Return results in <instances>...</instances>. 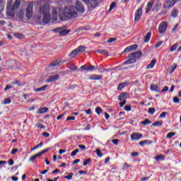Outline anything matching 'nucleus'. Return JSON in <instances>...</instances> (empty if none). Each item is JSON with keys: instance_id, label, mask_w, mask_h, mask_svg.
I'll return each instance as SVG.
<instances>
[{"instance_id": "f257e3e1", "label": "nucleus", "mask_w": 181, "mask_h": 181, "mask_svg": "<svg viewBox=\"0 0 181 181\" xmlns=\"http://www.w3.org/2000/svg\"><path fill=\"white\" fill-rule=\"evenodd\" d=\"M77 11L81 13H84L85 11L83 3L78 1H76L75 6L66 7L64 9V13L59 12V14L62 21H66V19H71V18H77L78 16Z\"/></svg>"}, {"instance_id": "f03ea898", "label": "nucleus", "mask_w": 181, "mask_h": 181, "mask_svg": "<svg viewBox=\"0 0 181 181\" xmlns=\"http://www.w3.org/2000/svg\"><path fill=\"white\" fill-rule=\"evenodd\" d=\"M50 6L49 4H45L43 6L40 7L37 12V19L40 21L42 18V22L44 23H49L50 22Z\"/></svg>"}, {"instance_id": "7ed1b4c3", "label": "nucleus", "mask_w": 181, "mask_h": 181, "mask_svg": "<svg viewBox=\"0 0 181 181\" xmlns=\"http://www.w3.org/2000/svg\"><path fill=\"white\" fill-rule=\"evenodd\" d=\"M141 56H142V52L141 51L128 55L129 59H127L123 63V66H125L126 64H132V63H135V62H136V59H139Z\"/></svg>"}, {"instance_id": "20e7f679", "label": "nucleus", "mask_w": 181, "mask_h": 181, "mask_svg": "<svg viewBox=\"0 0 181 181\" xmlns=\"http://www.w3.org/2000/svg\"><path fill=\"white\" fill-rule=\"evenodd\" d=\"M25 16L27 19H32V16H33V2H30L28 4Z\"/></svg>"}, {"instance_id": "39448f33", "label": "nucleus", "mask_w": 181, "mask_h": 181, "mask_svg": "<svg viewBox=\"0 0 181 181\" xmlns=\"http://www.w3.org/2000/svg\"><path fill=\"white\" fill-rule=\"evenodd\" d=\"M54 32L56 33H59L61 36H66L68 33H70V30H64L63 28H58L54 29Z\"/></svg>"}, {"instance_id": "423d86ee", "label": "nucleus", "mask_w": 181, "mask_h": 181, "mask_svg": "<svg viewBox=\"0 0 181 181\" xmlns=\"http://www.w3.org/2000/svg\"><path fill=\"white\" fill-rule=\"evenodd\" d=\"M168 29V23L165 21L161 22L158 27L159 33H165Z\"/></svg>"}, {"instance_id": "0eeeda50", "label": "nucleus", "mask_w": 181, "mask_h": 181, "mask_svg": "<svg viewBox=\"0 0 181 181\" xmlns=\"http://www.w3.org/2000/svg\"><path fill=\"white\" fill-rule=\"evenodd\" d=\"M47 151H49V149H45L43 151H42L41 152L33 156L30 159V162H35V159H36V158H39V156H42V155L46 153V152H47Z\"/></svg>"}, {"instance_id": "6e6552de", "label": "nucleus", "mask_w": 181, "mask_h": 181, "mask_svg": "<svg viewBox=\"0 0 181 181\" xmlns=\"http://www.w3.org/2000/svg\"><path fill=\"white\" fill-rule=\"evenodd\" d=\"M176 4V0H168L167 2L164 4V8L165 9H170L173 6H175Z\"/></svg>"}, {"instance_id": "1a4fd4ad", "label": "nucleus", "mask_w": 181, "mask_h": 181, "mask_svg": "<svg viewBox=\"0 0 181 181\" xmlns=\"http://www.w3.org/2000/svg\"><path fill=\"white\" fill-rule=\"evenodd\" d=\"M141 16H142V7L138 8L135 12L134 21L138 22V21L141 19Z\"/></svg>"}, {"instance_id": "9d476101", "label": "nucleus", "mask_w": 181, "mask_h": 181, "mask_svg": "<svg viewBox=\"0 0 181 181\" xmlns=\"http://www.w3.org/2000/svg\"><path fill=\"white\" fill-rule=\"evenodd\" d=\"M143 135L141 133L134 132L131 134L130 138L132 141H138L142 138Z\"/></svg>"}, {"instance_id": "9b49d317", "label": "nucleus", "mask_w": 181, "mask_h": 181, "mask_svg": "<svg viewBox=\"0 0 181 181\" xmlns=\"http://www.w3.org/2000/svg\"><path fill=\"white\" fill-rule=\"evenodd\" d=\"M59 78L60 76H59V74L51 76L46 80V83H52L53 81H57V80H59Z\"/></svg>"}, {"instance_id": "f8f14e48", "label": "nucleus", "mask_w": 181, "mask_h": 181, "mask_svg": "<svg viewBox=\"0 0 181 181\" xmlns=\"http://www.w3.org/2000/svg\"><path fill=\"white\" fill-rule=\"evenodd\" d=\"M154 2L155 1L153 0H151L150 1H148L146 7V13H148L151 11V9H152V6H153Z\"/></svg>"}, {"instance_id": "ddd939ff", "label": "nucleus", "mask_w": 181, "mask_h": 181, "mask_svg": "<svg viewBox=\"0 0 181 181\" xmlns=\"http://www.w3.org/2000/svg\"><path fill=\"white\" fill-rule=\"evenodd\" d=\"M152 144H153V141H152L151 140H144V141H141L139 143V144L141 146H145V145H152Z\"/></svg>"}, {"instance_id": "4468645a", "label": "nucleus", "mask_w": 181, "mask_h": 181, "mask_svg": "<svg viewBox=\"0 0 181 181\" xmlns=\"http://www.w3.org/2000/svg\"><path fill=\"white\" fill-rule=\"evenodd\" d=\"M160 6H162V4L158 1L157 4L155 5V6L152 9L153 12H158V11H160Z\"/></svg>"}, {"instance_id": "2eb2a0df", "label": "nucleus", "mask_w": 181, "mask_h": 181, "mask_svg": "<svg viewBox=\"0 0 181 181\" xmlns=\"http://www.w3.org/2000/svg\"><path fill=\"white\" fill-rule=\"evenodd\" d=\"M98 4V1L97 0H89L88 5H90L91 8H97Z\"/></svg>"}, {"instance_id": "dca6fc26", "label": "nucleus", "mask_w": 181, "mask_h": 181, "mask_svg": "<svg viewBox=\"0 0 181 181\" xmlns=\"http://www.w3.org/2000/svg\"><path fill=\"white\" fill-rule=\"evenodd\" d=\"M90 80H101L103 78V76L101 75H90L89 76Z\"/></svg>"}, {"instance_id": "f3484780", "label": "nucleus", "mask_w": 181, "mask_h": 181, "mask_svg": "<svg viewBox=\"0 0 181 181\" xmlns=\"http://www.w3.org/2000/svg\"><path fill=\"white\" fill-rule=\"evenodd\" d=\"M127 99V93H120L118 98L119 101H126Z\"/></svg>"}, {"instance_id": "a211bd4d", "label": "nucleus", "mask_w": 181, "mask_h": 181, "mask_svg": "<svg viewBox=\"0 0 181 181\" xmlns=\"http://www.w3.org/2000/svg\"><path fill=\"white\" fill-rule=\"evenodd\" d=\"M156 64V59H153L151 63L147 65L146 69H153V67H155V64Z\"/></svg>"}, {"instance_id": "6ab92c4d", "label": "nucleus", "mask_w": 181, "mask_h": 181, "mask_svg": "<svg viewBox=\"0 0 181 181\" xmlns=\"http://www.w3.org/2000/svg\"><path fill=\"white\" fill-rule=\"evenodd\" d=\"M177 15H179V11L177 8H174L171 12L172 18H177Z\"/></svg>"}, {"instance_id": "aec40b11", "label": "nucleus", "mask_w": 181, "mask_h": 181, "mask_svg": "<svg viewBox=\"0 0 181 181\" xmlns=\"http://www.w3.org/2000/svg\"><path fill=\"white\" fill-rule=\"evenodd\" d=\"M77 54H78V52H77L76 49H74L69 54V57L70 59H74Z\"/></svg>"}, {"instance_id": "412c9836", "label": "nucleus", "mask_w": 181, "mask_h": 181, "mask_svg": "<svg viewBox=\"0 0 181 181\" xmlns=\"http://www.w3.org/2000/svg\"><path fill=\"white\" fill-rule=\"evenodd\" d=\"M49 111V108L47 107H41L38 109V114H45V112H47Z\"/></svg>"}, {"instance_id": "4be33fe9", "label": "nucleus", "mask_w": 181, "mask_h": 181, "mask_svg": "<svg viewBox=\"0 0 181 181\" xmlns=\"http://www.w3.org/2000/svg\"><path fill=\"white\" fill-rule=\"evenodd\" d=\"M19 6H21V0H16L13 5V9H18Z\"/></svg>"}, {"instance_id": "5701e85b", "label": "nucleus", "mask_w": 181, "mask_h": 181, "mask_svg": "<svg viewBox=\"0 0 181 181\" xmlns=\"http://www.w3.org/2000/svg\"><path fill=\"white\" fill-rule=\"evenodd\" d=\"M151 36H152L151 33H148L147 35L144 37V42L148 43L151 40Z\"/></svg>"}, {"instance_id": "b1692460", "label": "nucleus", "mask_w": 181, "mask_h": 181, "mask_svg": "<svg viewBox=\"0 0 181 181\" xmlns=\"http://www.w3.org/2000/svg\"><path fill=\"white\" fill-rule=\"evenodd\" d=\"M151 91H157V93L160 92V89H159V87H158L156 85L151 86Z\"/></svg>"}, {"instance_id": "393cba45", "label": "nucleus", "mask_w": 181, "mask_h": 181, "mask_svg": "<svg viewBox=\"0 0 181 181\" xmlns=\"http://www.w3.org/2000/svg\"><path fill=\"white\" fill-rule=\"evenodd\" d=\"M47 87V85H45L44 86L38 88H35L34 90L35 93H39V91H45Z\"/></svg>"}, {"instance_id": "a878e982", "label": "nucleus", "mask_w": 181, "mask_h": 181, "mask_svg": "<svg viewBox=\"0 0 181 181\" xmlns=\"http://www.w3.org/2000/svg\"><path fill=\"white\" fill-rule=\"evenodd\" d=\"M58 64H60V61L59 60H57V61H54L50 63L49 66L50 67H54L56 66H58Z\"/></svg>"}, {"instance_id": "bb28decb", "label": "nucleus", "mask_w": 181, "mask_h": 181, "mask_svg": "<svg viewBox=\"0 0 181 181\" xmlns=\"http://www.w3.org/2000/svg\"><path fill=\"white\" fill-rule=\"evenodd\" d=\"M97 53H100V54H108V51L106 49H97L96 50Z\"/></svg>"}, {"instance_id": "cd10ccee", "label": "nucleus", "mask_w": 181, "mask_h": 181, "mask_svg": "<svg viewBox=\"0 0 181 181\" xmlns=\"http://www.w3.org/2000/svg\"><path fill=\"white\" fill-rule=\"evenodd\" d=\"M84 50H86V47L84 46H79L77 49H76V52L78 53H82V52H84Z\"/></svg>"}, {"instance_id": "c85d7f7f", "label": "nucleus", "mask_w": 181, "mask_h": 181, "mask_svg": "<svg viewBox=\"0 0 181 181\" xmlns=\"http://www.w3.org/2000/svg\"><path fill=\"white\" fill-rule=\"evenodd\" d=\"M125 86H127V83H120V84L118 86V87H117V90H119L120 91L121 90H122V88H125Z\"/></svg>"}, {"instance_id": "c756f323", "label": "nucleus", "mask_w": 181, "mask_h": 181, "mask_svg": "<svg viewBox=\"0 0 181 181\" xmlns=\"http://www.w3.org/2000/svg\"><path fill=\"white\" fill-rule=\"evenodd\" d=\"M115 6H117V4H115V2L111 3L108 12H111V11H112Z\"/></svg>"}, {"instance_id": "7c9ffc66", "label": "nucleus", "mask_w": 181, "mask_h": 181, "mask_svg": "<svg viewBox=\"0 0 181 181\" xmlns=\"http://www.w3.org/2000/svg\"><path fill=\"white\" fill-rule=\"evenodd\" d=\"M156 160H159V159H161V160H165V156L163 155H159L156 156L155 158Z\"/></svg>"}, {"instance_id": "2f4dec72", "label": "nucleus", "mask_w": 181, "mask_h": 181, "mask_svg": "<svg viewBox=\"0 0 181 181\" xmlns=\"http://www.w3.org/2000/svg\"><path fill=\"white\" fill-rule=\"evenodd\" d=\"M175 135H176V133H175V132H170V133H168V134H167L166 138H167L168 139H170V138H172V136H175Z\"/></svg>"}, {"instance_id": "473e14b6", "label": "nucleus", "mask_w": 181, "mask_h": 181, "mask_svg": "<svg viewBox=\"0 0 181 181\" xmlns=\"http://www.w3.org/2000/svg\"><path fill=\"white\" fill-rule=\"evenodd\" d=\"M15 37H17V39H22L23 37V35L21 33H14Z\"/></svg>"}, {"instance_id": "72a5a7b5", "label": "nucleus", "mask_w": 181, "mask_h": 181, "mask_svg": "<svg viewBox=\"0 0 181 181\" xmlns=\"http://www.w3.org/2000/svg\"><path fill=\"white\" fill-rule=\"evenodd\" d=\"M95 112H96L98 115H100V114H101V113L103 112V109H102L101 107H97L95 108Z\"/></svg>"}, {"instance_id": "f704fd0d", "label": "nucleus", "mask_w": 181, "mask_h": 181, "mask_svg": "<svg viewBox=\"0 0 181 181\" xmlns=\"http://www.w3.org/2000/svg\"><path fill=\"white\" fill-rule=\"evenodd\" d=\"M78 152H80V151L76 148L75 149L74 151H73L71 153V156L74 157V156H76V155H77V153H78Z\"/></svg>"}, {"instance_id": "c9c22d12", "label": "nucleus", "mask_w": 181, "mask_h": 181, "mask_svg": "<svg viewBox=\"0 0 181 181\" xmlns=\"http://www.w3.org/2000/svg\"><path fill=\"white\" fill-rule=\"evenodd\" d=\"M177 49V44H174L170 49V52H175Z\"/></svg>"}, {"instance_id": "e433bc0d", "label": "nucleus", "mask_w": 181, "mask_h": 181, "mask_svg": "<svg viewBox=\"0 0 181 181\" xmlns=\"http://www.w3.org/2000/svg\"><path fill=\"white\" fill-rule=\"evenodd\" d=\"M69 69H70V70H72L73 71H74V70H77V66H76V64H72L69 67Z\"/></svg>"}, {"instance_id": "4c0bfd02", "label": "nucleus", "mask_w": 181, "mask_h": 181, "mask_svg": "<svg viewBox=\"0 0 181 181\" xmlns=\"http://www.w3.org/2000/svg\"><path fill=\"white\" fill-rule=\"evenodd\" d=\"M65 179H67V180H71L73 178V173H70L67 176H64Z\"/></svg>"}, {"instance_id": "58836bf2", "label": "nucleus", "mask_w": 181, "mask_h": 181, "mask_svg": "<svg viewBox=\"0 0 181 181\" xmlns=\"http://www.w3.org/2000/svg\"><path fill=\"white\" fill-rule=\"evenodd\" d=\"M151 120L146 119L144 121L141 122V124L143 125H148V124H151Z\"/></svg>"}, {"instance_id": "ea45409f", "label": "nucleus", "mask_w": 181, "mask_h": 181, "mask_svg": "<svg viewBox=\"0 0 181 181\" xmlns=\"http://www.w3.org/2000/svg\"><path fill=\"white\" fill-rule=\"evenodd\" d=\"M90 162H91V158L86 159L83 163V166H87Z\"/></svg>"}, {"instance_id": "a19ab883", "label": "nucleus", "mask_w": 181, "mask_h": 181, "mask_svg": "<svg viewBox=\"0 0 181 181\" xmlns=\"http://www.w3.org/2000/svg\"><path fill=\"white\" fill-rule=\"evenodd\" d=\"M96 155L98 156H99V158H101V157H103V153H101V150H100V149H96Z\"/></svg>"}, {"instance_id": "79ce46f5", "label": "nucleus", "mask_w": 181, "mask_h": 181, "mask_svg": "<svg viewBox=\"0 0 181 181\" xmlns=\"http://www.w3.org/2000/svg\"><path fill=\"white\" fill-rule=\"evenodd\" d=\"M155 111H156L155 108L151 107V108L148 109V112L149 114H151V115H153V114H155Z\"/></svg>"}, {"instance_id": "37998d69", "label": "nucleus", "mask_w": 181, "mask_h": 181, "mask_svg": "<svg viewBox=\"0 0 181 181\" xmlns=\"http://www.w3.org/2000/svg\"><path fill=\"white\" fill-rule=\"evenodd\" d=\"M153 127H162V122L157 121L153 124Z\"/></svg>"}, {"instance_id": "c03bdc74", "label": "nucleus", "mask_w": 181, "mask_h": 181, "mask_svg": "<svg viewBox=\"0 0 181 181\" xmlns=\"http://www.w3.org/2000/svg\"><path fill=\"white\" fill-rule=\"evenodd\" d=\"M173 101V103H175V104H179V103L180 102V100H179V98L177 97H175Z\"/></svg>"}, {"instance_id": "a18cd8bd", "label": "nucleus", "mask_w": 181, "mask_h": 181, "mask_svg": "<svg viewBox=\"0 0 181 181\" xmlns=\"http://www.w3.org/2000/svg\"><path fill=\"white\" fill-rule=\"evenodd\" d=\"M2 104L6 105V104H11V99L6 98L4 100V103Z\"/></svg>"}, {"instance_id": "49530a36", "label": "nucleus", "mask_w": 181, "mask_h": 181, "mask_svg": "<svg viewBox=\"0 0 181 181\" xmlns=\"http://www.w3.org/2000/svg\"><path fill=\"white\" fill-rule=\"evenodd\" d=\"M166 13H168V11L167 10H162L160 12L159 15H160V16H163V15H166Z\"/></svg>"}, {"instance_id": "de8ad7c7", "label": "nucleus", "mask_w": 181, "mask_h": 181, "mask_svg": "<svg viewBox=\"0 0 181 181\" xmlns=\"http://www.w3.org/2000/svg\"><path fill=\"white\" fill-rule=\"evenodd\" d=\"M94 69H95V66L93 65H90L88 66L87 71H92V70H93Z\"/></svg>"}, {"instance_id": "09e8293b", "label": "nucleus", "mask_w": 181, "mask_h": 181, "mask_svg": "<svg viewBox=\"0 0 181 181\" xmlns=\"http://www.w3.org/2000/svg\"><path fill=\"white\" fill-rule=\"evenodd\" d=\"M52 13H53V16H54L55 21H56V19H57V10L54 9L52 11Z\"/></svg>"}, {"instance_id": "8fccbe9b", "label": "nucleus", "mask_w": 181, "mask_h": 181, "mask_svg": "<svg viewBox=\"0 0 181 181\" xmlns=\"http://www.w3.org/2000/svg\"><path fill=\"white\" fill-rule=\"evenodd\" d=\"M130 47L132 48V51L133 52V50H136V49H138V45H130Z\"/></svg>"}, {"instance_id": "3c124183", "label": "nucleus", "mask_w": 181, "mask_h": 181, "mask_svg": "<svg viewBox=\"0 0 181 181\" xmlns=\"http://www.w3.org/2000/svg\"><path fill=\"white\" fill-rule=\"evenodd\" d=\"M128 168H131V165H129L128 163H124L123 165V170H125V169H128Z\"/></svg>"}, {"instance_id": "603ef678", "label": "nucleus", "mask_w": 181, "mask_h": 181, "mask_svg": "<svg viewBox=\"0 0 181 181\" xmlns=\"http://www.w3.org/2000/svg\"><path fill=\"white\" fill-rule=\"evenodd\" d=\"M124 52H132V48L131 47V46H129L125 48Z\"/></svg>"}, {"instance_id": "864d4df0", "label": "nucleus", "mask_w": 181, "mask_h": 181, "mask_svg": "<svg viewBox=\"0 0 181 181\" xmlns=\"http://www.w3.org/2000/svg\"><path fill=\"white\" fill-rule=\"evenodd\" d=\"M159 118H166V112H163L160 116Z\"/></svg>"}, {"instance_id": "5fc2aeb1", "label": "nucleus", "mask_w": 181, "mask_h": 181, "mask_svg": "<svg viewBox=\"0 0 181 181\" xmlns=\"http://www.w3.org/2000/svg\"><path fill=\"white\" fill-rule=\"evenodd\" d=\"M117 40V38H110L107 40V43H112Z\"/></svg>"}, {"instance_id": "6e6d98bb", "label": "nucleus", "mask_w": 181, "mask_h": 181, "mask_svg": "<svg viewBox=\"0 0 181 181\" xmlns=\"http://www.w3.org/2000/svg\"><path fill=\"white\" fill-rule=\"evenodd\" d=\"M77 87V85H70L68 88V90H74Z\"/></svg>"}, {"instance_id": "4d7b16f0", "label": "nucleus", "mask_w": 181, "mask_h": 181, "mask_svg": "<svg viewBox=\"0 0 181 181\" xmlns=\"http://www.w3.org/2000/svg\"><path fill=\"white\" fill-rule=\"evenodd\" d=\"M176 67H177V64H174L173 66H171V71L170 73H173L175 71V70H176Z\"/></svg>"}, {"instance_id": "13d9d810", "label": "nucleus", "mask_w": 181, "mask_h": 181, "mask_svg": "<svg viewBox=\"0 0 181 181\" xmlns=\"http://www.w3.org/2000/svg\"><path fill=\"white\" fill-rule=\"evenodd\" d=\"M10 88H13V86H12V85H7L4 88V91H7V90H10Z\"/></svg>"}, {"instance_id": "bf43d9fd", "label": "nucleus", "mask_w": 181, "mask_h": 181, "mask_svg": "<svg viewBox=\"0 0 181 181\" xmlns=\"http://www.w3.org/2000/svg\"><path fill=\"white\" fill-rule=\"evenodd\" d=\"M163 44V42H162V41L158 42V43L155 45L156 49H158V47H159L160 46H162Z\"/></svg>"}, {"instance_id": "052dcab7", "label": "nucleus", "mask_w": 181, "mask_h": 181, "mask_svg": "<svg viewBox=\"0 0 181 181\" xmlns=\"http://www.w3.org/2000/svg\"><path fill=\"white\" fill-rule=\"evenodd\" d=\"M179 28V24L177 23V24L175 25V27L173 28V33L176 32V31L177 30V28Z\"/></svg>"}, {"instance_id": "680f3d73", "label": "nucleus", "mask_w": 181, "mask_h": 181, "mask_svg": "<svg viewBox=\"0 0 181 181\" xmlns=\"http://www.w3.org/2000/svg\"><path fill=\"white\" fill-rule=\"evenodd\" d=\"M42 136H45V138H49L50 136V134L47 132L42 133Z\"/></svg>"}, {"instance_id": "e2e57ef3", "label": "nucleus", "mask_w": 181, "mask_h": 181, "mask_svg": "<svg viewBox=\"0 0 181 181\" xmlns=\"http://www.w3.org/2000/svg\"><path fill=\"white\" fill-rule=\"evenodd\" d=\"M81 70H86L87 71L88 66H87V65H82L81 66Z\"/></svg>"}, {"instance_id": "0e129e2a", "label": "nucleus", "mask_w": 181, "mask_h": 181, "mask_svg": "<svg viewBox=\"0 0 181 181\" xmlns=\"http://www.w3.org/2000/svg\"><path fill=\"white\" fill-rule=\"evenodd\" d=\"M112 144H114L115 145H118V142H119V139H113L112 141Z\"/></svg>"}, {"instance_id": "69168bd1", "label": "nucleus", "mask_w": 181, "mask_h": 181, "mask_svg": "<svg viewBox=\"0 0 181 181\" xmlns=\"http://www.w3.org/2000/svg\"><path fill=\"white\" fill-rule=\"evenodd\" d=\"M124 110H125L126 111H131V110H132L131 106H129V105H126V106L124 107Z\"/></svg>"}, {"instance_id": "338daca9", "label": "nucleus", "mask_w": 181, "mask_h": 181, "mask_svg": "<svg viewBox=\"0 0 181 181\" xmlns=\"http://www.w3.org/2000/svg\"><path fill=\"white\" fill-rule=\"evenodd\" d=\"M16 152H18V148H13L11 151V155H15V153H16Z\"/></svg>"}, {"instance_id": "774afa93", "label": "nucleus", "mask_w": 181, "mask_h": 181, "mask_svg": "<svg viewBox=\"0 0 181 181\" xmlns=\"http://www.w3.org/2000/svg\"><path fill=\"white\" fill-rule=\"evenodd\" d=\"M8 165L9 166H12L13 165V160L12 159L8 160Z\"/></svg>"}]
</instances>
